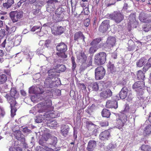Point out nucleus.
<instances>
[{
    "mask_svg": "<svg viewBox=\"0 0 151 151\" xmlns=\"http://www.w3.org/2000/svg\"><path fill=\"white\" fill-rule=\"evenodd\" d=\"M42 88L32 86L29 88V93L30 94H39V99L40 100H44L45 101L44 103V106H46L48 107L51 105V103L50 100L47 99L51 98L52 96V93L50 91H48L42 94L43 92L42 91Z\"/></svg>",
    "mask_w": 151,
    "mask_h": 151,
    "instance_id": "f257e3e1",
    "label": "nucleus"
},
{
    "mask_svg": "<svg viewBox=\"0 0 151 151\" xmlns=\"http://www.w3.org/2000/svg\"><path fill=\"white\" fill-rule=\"evenodd\" d=\"M19 96V94L14 88H12L10 91V95L6 94L5 97L10 104L11 108V116L13 117L15 115V112L17 110L16 106L17 103L15 100Z\"/></svg>",
    "mask_w": 151,
    "mask_h": 151,
    "instance_id": "f03ea898",
    "label": "nucleus"
},
{
    "mask_svg": "<svg viewBox=\"0 0 151 151\" xmlns=\"http://www.w3.org/2000/svg\"><path fill=\"white\" fill-rule=\"evenodd\" d=\"M39 112L42 114L39 115L35 119V122L38 123L42 122L44 120H49L51 118L56 117V116L54 113L51 111L43 113L41 110H40Z\"/></svg>",
    "mask_w": 151,
    "mask_h": 151,
    "instance_id": "7ed1b4c3",
    "label": "nucleus"
},
{
    "mask_svg": "<svg viewBox=\"0 0 151 151\" xmlns=\"http://www.w3.org/2000/svg\"><path fill=\"white\" fill-rule=\"evenodd\" d=\"M108 17L110 19L117 24L120 23L124 19L123 13L119 10L114 11L112 13L109 14Z\"/></svg>",
    "mask_w": 151,
    "mask_h": 151,
    "instance_id": "20e7f679",
    "label": "nucleus"
},
{
    "mask_svg": "<svg viewBox=\"0 0 151 151\" xmlns=\"http://www.w3.org/2000/svg\"><path fill=\"white\" fill-rule=\"evenodd\" d=\"M116 42V39L114 37L109 36L107 38L106 43H101L99 44L100 47H101L103 46L105 50H110L115 45Z\"/></svg>",
    "mask_w": 151,
    "mask_h": 151,
    "instance_id": "39448f33",
    "label": "nucleus"
},
{
    "mask_svg": "<svg viewBox=\"0 0 151 151\" xmlns=\"http://www.w3.org/2000/svg\"><path fill=\"white\" fill-rule=\"evenodd\" d=\"M106 54L105 52H100L94 56V62L98 65L104 64L106 60Z\"/></svg>",
    "mask_w": 151,
    "mask_h": 151,
    "instance_id": "423d86ee",
    "label": "nucleus"
},
{
    "mask_svg": "<svg viewBox=\"0 0 151 151\" xmlns=\"http://www.w3.org/2000/svg\"><path fill=\"white\" fill-rule=\"evenodd\" d=\"M9 16L13 23L20 20L23 17V12L21 11H12L9 14Z\"/></svg>",
    "mask_w": 151,
    "mask_h": 151,
    "instance_id": "0eeeda50",
    "label": "nucleus"
},
{
    "mask_svg": "<svg viewBox=\"0 0 151 151\" xmlns=\"http://www.w3.org/2000/svg\"><path fill=\"white\" fill-rule=\"evenodd\" d=\"M105 73V70L103 66L97 67L95 70V79L96 80L102 79L104 76Z\"/></svg>",
    "mask_w": 151,
    "mask_h": 151,
    "instance_id": "6e6552de",
    "label": "nucleus"
},
{
    "mask_svg": "<svg viewBox=\"0 0 151 151\" xmlns=\"http://www.w3.org/2000/svg\"><path fill=\"white\" fill-rule=\"evenodd\" d=\"M110 21L109 19L105 20L103 21L99 27V31L102 33L106 32L110 27Z\"/></svg>",
    "mask_w": 151,
    "mask_h": 151,
    "instance_id": "1a4fd4ad",
    "label": "nucleus"
},
{
    "mask_svg": "<svg viewBox=\"0 0 151 151\" xmlns=\"http://www.w3.org/2000/svg\"><path fill=\"white\" fill-rule=\"evenodd\" d=\"M127 120L126 114H122L119 120L118 121V125L117 126L118 128L119 129H121L126 124V122Z\"/></svg>",
    "mask_w": 151,
    "mask_h": 151,
    "instance_id": "9d476101",
    "label": "nucleus"
},
{
    "mask_svg": "<svg viewBox=\"0 0 151 151\" xmlns=\"http://www.w3.org/2000/svg\"><path fill=\"white\" fill-rule=\"evenodd\" d=\"M52 34L55 35H59L62 34L65 31V29L62 26L54 25L51 28Z\"/></svg>",
    "mask_w": 151,
    "mask_h": 151,
    "instance_id": "9b49d317",
    "label": "nucleus"
},
{
    "mask_svg": "<svg viewBox=\"0 0 151 151\" xmlns=\"http://www.w3.org/2000/svg\"><path fill=\"white\" fill-rule=\"evenodd\" d=\"M129 22L128 24L132 28H136L138 25V23L136 19V15L134 14L130 15L128 19Z\"/></svg>",
    "mask_w": 151,
    "mask_h": 151,
    "instance_id": "f8f14e48",
    "label": "nucleus"
},
{
    "mask_svg": "<svg viewBox=\"0 0 151 151\" xmlns=\"http://www.w3.org/2000/svg\"><path fill=\"white\" fill-rule=\"evenodd\" d=\"M112 93L110 89H107L102 91L100 93V97L101 99L105 100L111 96Z\"/></svg>",
    "mask_w": 151,
    "mask_h": 151,
    "instance_id": "ddd939ff",
    "label": "nucleus"
},
{
    "mask_svg": "<svg viewBox=\"0 0 151 151\" xmlns=\"http://www.w3.org/2000/svg\"><path fill=\"white\" fill-rule=\"evenodd\" d=\"M52 78L50 77L47 78L44 81V86L45 87L52 88L56 84V82L52 80Z\"/></svg>",
    "mask_w": 151,
    "mask_h": 151,
    "instance_id": "4468645a",
    "label": "nucleus"
},
{
    "mask_svg": "<svg viewBox=\"0 0 151 151\" xmlns=\"http://www.w3.org/2000/svg\"><path fill=\"white\" fill-rule=\"evenodd\" d=\"M85 37L81 31H79L75 34L74 36V40L77 42H85Z\"/></svg>",
    "mask_w": 151,
    "mask_h": 151,
    "instance_id": "2eb2a0df",
    "label": "nucleus"
},
{
    "mask_svg": "<svg viewBox=\"0 0 151 151\" xmlns=\"http://www.w3.org/2000/svg\"><path fill=\"white\" fill-rule=\"evenodd\" d=\"M110 136V130H106L101 132L100 134L99 139L101 140H107Z\"/></svg>",
    "mask_w": 151,
    "mask_h": 151,
    "instance_id": "dca6fc26",
    "label": "nucleus"
},
{
    "mask_svg": "<svg viewBox=\"0 0 151 151\" xmlns=\"http://www.w3.org/2000/svg\"><path fill=\"white\" fill-rule=\"evenodd\" d=\"M77 58L81 63V66L83 65L84 63L86 61L87 56L83 52L81 51L78 55Z\"/></svg>",
    "mask_w": 151,
    "mask_h": 151,
    "instance_id": "f3484780",
    "label": "nucleus"
},
{
    "mask_svg": "<svg viewBox=\"0 0 151 151\" xmlns=\"http://www.w3.org/2000/svg\"><path fill=\"white\" fill-rule=\"evenodd\" d=\"M70 130L69 126L67 124H62L60 127V133L63 136L66 137Z\"/></svg>",
    "mask_w": 151,
    "mask_h": 151,
    "instance_id": "a211bd4d",
    "label": "nucleus"
},
{
    "mask_svg": "<svg viewBox=\"0 0 151 151\" xmlns=\"http://www.w3.org/2000/svg\"><path fill=\"white\" fill-rule=\"evenodd\" d=\"M106 106L108 108L116 109L118 107L117 101L115 100H108L106 101Z\"/></svg>",
    "mask_w": 151,
    "mask_h": 151,
    "instance_id": "6ab92c4d",
    "label": "nucleus"
},
{
    "mask_svg": "<svg viewBox=\"0 0 151 151\" xmlns=\"http://www.w3.org/2000/svg\"><path fill=\"white\" fill-rule=\"evenodd\" d=\"M151 16L150 14L145 13L144 12H141L139 14V19L142 22H146L148 21L147 19Z\"/></svg>",
    "mask_w": 151,
    "mask_h": 151,
    "instance_id": "aec40b11",
    "label": "nucleus"
},
{
    "mask_svg": "<svg viewBox=\"0 0 151 151\" xmlns=\"http://www.w3.org/2000/svg\"><path fill=\"white\" fill-rule=\"evenodd\" d=\"M15 136L16 139L17 140L20 141L23 143L24 145L26 147L27 144L25 142V139L24 137V135L22 134L21 131H17L15 134Z\"/></svg>",
    "mask_w": 151,
    "mask_h": 151,
    "instance_id": "412c9836",
    "label": "nucleus"
},
{
    "mask_svg": "<svg viewBox=\"0 0 151 151\" xmlns=\"http://www.w3.org/2000/svg\"><path fill=\"white\" fill-rule=\"evenodd\" d=\"M57 50L60 52H65L67 50V45L63 42L58 44L56 46Z\"/></svg>",
    "mask_w": 151,
    "mask_h": 151,
    "instance_id": "4be33fe9",
    "label": "nucleus"
},
{
    "mask_svg": "<svg viewBox=\"0 0 151 151\" xmlns=\"http://www.w3.org/2000/svg\"><path fill=\"white\" fill-rule=\"evenodd\" d=\"M128 90L126 86H124L119 93V95L121 99H124L127 96Z\"/></svg>",
    "mask_w": 151,
    "mask_h": 151,
    "instance_id": "5701e85b",
    "label": "nucleus"
},
{
    "mask_svg": "<svg viewBox=\"0 0 151 151\" xmlns=\"http://www.w3.org/2000/svg\"><path fill=\"white\" fill-rule=\"evenodd\" d=\"M145 86L144 82L143 81H138L135 82L133 85L132 87L134 89L136 88L138 89H142Z\"/></svg>",
    "mask_w": 151,
    "mask_h": 151,
    "instance_id": "b1692460",
    "label": "nucleus"
},
{
    "mask_svg": "<svg viewBox=\"0 0 151 151\" xmlns=\"http://www.w3.org/2000/svg\"><path fill=\"white\" fill-rule=\"evenodd\" d=\"M96 142L94 140H90L88 142L87 147L86 148L88 151H93L96 147Z\"/></svg>",
    "mask_w": 151,
    "mask_h": 151,
    "instance_id": "393cba45",
    "label": "nucleus"
},
{
    "mask_svg": "<svg viewBox=\"0 0 151 151\" xmlns=\"http://www.w3.org/2000/svg\"><path fill=\"white\" fill-rule=\"evenodd\" d=\"M89 59V61L88 63H87L86 62L85 63H84L83 65L80 66V70L81 71L84 70L88 67L92 65L93 61L92 57L90 56Z\"/></svg>",
    "mask_w": 151,
    "mask_h": 151,
    "instance_id": "a878e982",
    "label": "nucleus"
},
{
    "mask_svg": "<svg viewBox=\"0 0 151 151\" xmlns=\"http://www.w3.org/2000/svg\"><path fill=\"white\" fill-rule=\"evenodd\" d=\"M40 7L39 5L33 4L32 7V13L34 15H37L40 12Z\"/></svg>",
    "mask_w": 151,
    "mask_h": 151,
    "instance_id": "bb28decb",
    "label": "nucleus"
},
{
    "mask_svg": "<svg viewBox=\"0 0 151 151\" xmlns=\"http://www.w3.org/2000/svg\"><path fill=\"white\" fill-rule=\"evenodd\" d=\"M109 64L108 66V71L110 73H115L116 72V68L115 67L114 64L112 63L111 61H109Z\"/></svg>",
    "mask_w": 151,
    "mask_h": 151,
    "instance_id": "cd10ccee",
    "label": "nucleus"
},
{
    "mask_svg": "<svg viewBox=\"0 0 151 151\" xmlns=\"http://www.w3.org/2000/svg\"><path fill=\"white\" fill-rule=\"evenodd\" d=\"M58 141L57 137L55 136L51 137L50 139H48V144L55 146Z\"/></svg>",
    "mask_w": 151,
    "mask_h": 151,
    "instance_id": "c85d7f7f",
    "label": "nucleus"
},
{
    "mask_svg": "<svg viewBox=\"0 0 151 151\" xmlns=\"http://www.w3.org/2000/svg\"><path fill=\"white\" fill-rule=\"evenodd\" d=\"M48 74L49 76H51L52 78L54 77L55 76H58L59 73L57 71V70L55 69H51L48 71Z\"/></svg>",
    "mask_w": 151,
    "mask_h": 151,
    "instance_id": "c756f323",
    "label": "nucleus"
},
{
    "mask_svg": "<svg viewBox=\"0 0 151 151\" xmlns=\"http://www.w3.org/2000/svg\"><path fill=\"white\" fill-rule=\"evenodd\" d=\"M151 67V57L148 60L147 63L144 65L143 68V71L146 72Z\"/></svg>",
    "mask_w": 151,
    "mask_h": 151,
    "instance_id": "7c9ffc66",
    "label": "nucleus"
},
{
    "mask_svg": "<svg viewBox=\"0 0 151 151\" xmlns=\"http://www.w3.org/2000/svg\"><path fill=\"white\" fill-rule=\"evenodd\" d=\"M55 67L57 70L61 72L64 71L66 69L65 65L62 64H57Z\"/></svg>",
    "mask_w": 151,
    "mask_h": 151,
    "instance_id": "2f4dec72",
    "label": "nucleus"
},
{
    "mask_svg": "<svg viewBox=\"0 0 151 151\" xmlns=\"http://www.w3.org/2000/svg\"><path fill=\"white\" fill-rule=\"evenodd\" d=\"M51 118L49 120H47L48 121L47 126H48L50 127V128H55L57 127L58 123L57 122L55 121H52L50 120L52 119Z\"/></svg>",
    "mask_w": 151,
    "mask_h": 151,
    "instance_id": "473e14b6",
    "label": "nucleus"
},
{
    "mask_svg": "<svg viewBox=\"0 0 151 151\" xmlns=\"http://www.w3.org/2000/svg\"><path fill=\"white\" fill-rule=\"evenodd\" d=\"M146 61V59L143 57H142L139 59L137 63V66L138 67H142L145 64Z\"/></svg>",
    "mask_w": 151,
    "mask_h": 151,
    "instance_id": "72a5a7b5",
    "label": "nucleus"
},
{
    "mask_svg": "<svg viewBox=\"0 0 151 151\" xmlns=\"http://www.w3.org/2000/svg\"><path fill=\"white\" fill-rule=\"evenodd\" d=\"M128 48L129 51L133 50L135 47V45L134 42L132 40H130L128 41Z\"/></svg>",
    "mask_w": 151,
    "mask_h": 151,
    "instance_id": "f704fd0d",
    "label": "nucleus"
},
{
    "mask_svg": "<svg viewBox=\"0 0 151 151\" xmlns=\"http://www.w3.org/2000/svg\"><path fill=\"white\" fill-rule=\"evenodd\" d=\"M101 113L103 117L109 118L111 115L109 111L106 109H103Z\"/></svg>",
    "mask_w": 151,
    "mask_h": 151,
    "instance_id": "c9c22d12",
    "label": "nucleus"
},
{
    "mask_svg": "<svg viewBox=\"0 0 151 151\" xmlns=\"http://www.w3.org/2000/svg\"><path fill=\"white\" fill-rule=\"evenodd\" d=\"M116 146L115 144L111 143L109 144L106 148L107 151H113L116 148Z\"/></svg>",
    "mask_w": 151,
    "mask_h": 151,
    "instance_id": "e433bc0d",
    "label": "nucleus"
},
{
    "mask_svg": "<svg viewBox=\"0 0 151 151\" xmlns=\"http://www.w3.org/2000/svg\"><path fill=\"white\" fill-rule=\"evenodd\" d=\"M102 40V38L100 37L95 38L93 39L90 43V45H91L96 46V45L99 44Z\"/></svg>",
    "mask_w": 151,
    "mask_h": 151,
    "instance_id": "4c0bfd02",
    "label": "nucleus"
},
{
    "mask_svg": "<svg viewBox=\"0 0 151 151\" xmlns=\"http://www.w3.org/2000/svg\"><path fill=\"white\" fill-rule=\"evenodd\" d=\"M145 78L144 73L141 70H139L138 71L137 74V78L139 80H142V81H144Z\"/></svg>",
    "mask_w": 151,
    "mask_h": 151,
    "instance_id": "58836bf2",
    "label": "nucleus"
},
{
    "mask_svg": "<svg viewBox=\"0 0 151 151\" xmlns=\"http://www.w3.org/2000/svg\"><path fill=\"white\" fill-rule=\"evenodd\" d=\"M7 80V77L5 74L0 75V84L4 83Z\"/></svg>",
    "mask_w": 151,
    "mask_h": 151,
    "instance_id": "ea45409f",
    "label": "nucleus"
},
{
    "mask_svg": "<svg viewBox=\"0 0 151 151\" xmlns=\"http://www.w3.org/2000/svg\"><path fill=\"white\" fill-rule=\"evenodd\" d=\"M140 148L141 150L143 151H151V147L148 145H143Z\"/></svg>",
    "mask_w": 151,
    "mask_h": 151,
    "instance_id": "a19ab883",
    "label": "nucleus"
},
{
    "mask_svg": "<svg viewBox=\"0 0 151 151\" xmlns=\"http://www.w3.org/2000/svg\"><path fill=\"white\" fill-rule=\"evenodd\" d=\"M58 1L57 0H48L46 1L47 5L48 6H51L52 7L55 4L58 3Z\"/></svg>",
    "mask_w": 151,
    "mask_h": 151,
    "instance_id": "79ce46f5",
    "label": "nucleus"
},
{
    "mask_svg": "<svg viewBox=\"0 0 151 151\" xmlns=\"http://www.w3.org/2000/svg\"><path fill=\"white\" fill-rule=\"evenodd\" d=\"M65 11V9L62 7L58 8L55 11V14L63 15V12Z\"/></svg>",
    "mask_w": 151,
    "mask_h": 151,
    "instance_id": "37998d69",
    "label": "nucleus"
},
{
    "mask_svg": "<svg viewBox=\"0 0 151 151\" xmlns=\"http://www.w3.org/2000/svg\"><path fill=\"white\" fill-rule=\"evenodd\" d=\"M89 49V53L91 54H93L97 50L98 48L96 46L91 45Z\"/></svg>",
    "mask_w": 151,
    "mask_h": 151,
    "instance_id": "c03bdc74",
    "label": "nucleus"
},
{
    "mask_svg": "<svg viewBox=\"0 0 151 151\" xmlns=\"http://www.w3.org/2000/svg\"><path fill=\"white\" fill-rule=\"evenodd\" d=\"M22 131L26 135H27L32 132L31 130L28 127L23 128Z\"/></svg>",
    "mask_w": 151,
    "mask_h": 151,
    "instance_id": "a18cd8bd",
    "label": "nucleus"
},
{
    "mask_svg": "<svg viewBox=\"0 0 151 151\" xmlns=\"http://www.w3.org/2000/svg\"><path fill=\"white\" fill-rule=\"evenodd\" d=\"M90 86L92 88V90L95 91H97L99 88L98 84L96 83H92L91 84Z\"/></svg>",
    "mask_w": 151,
    "mask_h": 151,
    "instance_id": "49530a36",
    "label": "nucleus"
},
{
    "mask_svg": "<svg viewBox=\"0 0 151 151\" xmlns=\"http://www.w3.org/2000/svg\"><path fill=\"white\" fill-rule=\"evenodd\" d=\"M55 20L56 22H59L63 20V15L55 14Z\"/></svg>",
    "mask_w": 151,
    "mask_h": 151,
    "instance_id": "de8ad7c7",
    "label": "nucleus"
},
{
    "mask_svg": "<svg viewBox=\"0 0 151 151\" xmlns=\"http://www.w3.org/2000/svg\"><path fill=\"white\" fill-rule=\"evenodd\" d=\"M145 131L147 134H151V125H147L145 128Z\"/></svg>",
    "mask_w": 151,
    "mask_h": 151,
    "instance_id": "09e8293b",
    "label": "nucleus"
},
{
    "mask_svg": "<svg viewBox=\"0 0 151 151\" xmlns=\"http://www.w3.org/2000/svg\"><path fill=\"white\" fill-rule=\"evenodd\" d=\"M86 123L88 129H90L91 126H92L93 128H96V125L94 124L91 122L90 121L86 122Z\"/></svg>",
    "mask_w": 151,
    "mask_h": 151,
    "instance_id": "8fccbe9b",
    "label": "nucleus"
},
{
    "mask_svg": "<svg viewBox=\"0 0 151 151\" xmlns=\"http://www.w3.org/2000/svg\"><path fill=\"white\" fill-rule=\"evenodd\" d=\"M50 135L49 133H47L43 135L42 137L43 139L47 142V143L48 142V139L50 138Z\"/></svg>",
    "mask_w": 151,
    "mask_h": 151,
    "instance_id": "3c124183",
    "label": "nucleus"
},
{
    "mask_svg": "<svg viewBox=\"0 0 151 151\" xmlns=\"http://www.w3.org/2000/svg\"><path fill=\"white\" fill-rule=\"evenodd\" d=\"M46 141L43 139L42 138H41L39 141V144L45 147L47 145V142H46Z\"/></svg>",
    "mask_w": 151,
    "mask_h": 151,
    "instance_id": "603ef678",
    "label": "nucleus"
},
{
    "mask_svg": "<svg viewBox=\"0 0 151 151\" xmlns=\"http://www.w3.org/2000/svg\"><path fill=\"white\" fill-rule=\"evenodd\" d=\"M57 55L59 57L62 58H65L67 57V55L65 54V52H60L57 53Z\"/></svg>",
    "mask_w": 151,
    "mask_h": 151,
    "instance_id": "864d4df0",
    "label": "nucleus"
},
{
    "mask_svg": "<svg viewBox=\"0 0 151 151\" xmlns=\"http://www.w3.org/2000/svg\"><path fill=\"white\" fill-rule=\"evenodd\" d=\"M60 150V147H57L54 149H52L50 148H46V151H59Z\"/></svg>",
    "mask_w": 151,
    "mask_h": 151,
    "instance_id": "5fc2aeb1",
    "label": "nucleus"
},
{
    "mask_svg": "<svg viewBox=\"0 0 151 151\" xmlns=\"http://www.w3.org/2000/svg\"><path fill=\"white\" fill-rule=\"evenodd\" d=\"M41 28L40 27L38 26H34L31 29V30L32 32L36 31V30L38 29L39 31L37 30V32H40L41 30Z\"/></svg>",
    "mask_w": 151,
    "mask_h": 151,
    "instance_id": "6e6d98bb",
    "label": "nucleus"
},
{
    "mask_svg": "<svg viewBox=\"0 0 151 151\" xmlns=\"http://www.w3.org/2000/svg\"><path fill=\"white\" fill-rule=\"evenodd\" d=\"M124 109L123 111L124 113L123 114H125L129 112V107L128 104H125L124 105Z\"/></svg>",
    "mask_w": 151,
    "mask_h": 151,
    "instance_id": "4d7b16f0",
    "label": "nucleus"
},
{
    "mask_svg": "<svg viewBox=\"0 0 151 151\" xmlns=\"http://www.w3.org/2000/svg\"><path fill=\"white\" fill-rule=\"evenodd\" d=\"M100 126L102 127L108 126L109 124L108 122H100L99 123Z\"/></svg>",
    "mask_w": 151,
    "mask_h": 151,
    "instance_id": "13d9d810",
    "label": "nucleus"
},
{
    "mask_svg": "<svg viewBox=\"0 0 151 151\" xmlns=\"http://www.w3.org/2000/svg\"><path fill=\"white\" fill-rule=\"evenodd\" d=\"M143 94V92L142 90H140L139 92H137V96L139 99L142 98V95Z\"/></svg>",
    "mask_w": 151,
    "mask_h": 151,
    "instance_id": "bf43d9fd",
    "label": "nucleus"
},
{
    "mask_svg": "<svg viewBox=\"0 0 151 151\" xmlns=\"http://www.w3.org/2000/svg\"><path fill=\"white\" fill-rule=\"evenodd\" d=\"M90 23V20L88 19H86L84 20V25L86 27H88Z\"/></svg>",
    "mask_w": 151,
    "mask_h": 151,
    "instance_id": "052dcab7",
    "label": "nucleus"
},
{
    "mask_svg": "<svg viewBox=\"0 0 151 151\" xmlns=\"http://www.w3.org/2000/svg\"><path fill=\"white\" fill-rule=\"evenodd\" d=\"M83 11L84 14L85 15H88L89 13L88 7H86L84 9H83Z\"/></svg>",
    "mask_w": 151,
    "mask_h": 151,
    "instance_id": "680f3d73",
    "label": "nucleus"
},
{
    "mask_svg": "<svg viewBox=\"0 0 151 151\" xmlns=\"http://www.w3.org/2000/svg\"><path fill=\"white\" fill-rule=\"evenodd\" d=\"M94 106V105L92 104L91 107L89 108L86 111L89 114H90L93 111V107Z\"/></svg>",
    "mask_w": 151,
    "mask_h": 151,
    "instance_id": "e2e57ef3",
    "label": "nucleus"
},
{
    "mask_svg": "<svg viewBox=\"0 0 151 151\" xmlns=\"http://www.w3.org/2000/svg\"><path fill=\"white\" fill-rule=\"evenodd\" d=\"M51 41L50 40H47L45 41V45L46 47H48L49 45L51 44Z\"/></svg>",
    "mask_w": 151,
    "mask_h": 151,
    "instance_id": "0e129e2a",
    "label": "nucleus"
},
{
    "mask_svg": "<svg viewBox=\"0 0 151 151\" xmlns=\"http://www.w3.org/2000/svg\"><path fill=\"white\" fill-rule=\"evenodd\" d=\"M35 151H45L44 148L42 147L37 146L35 149Z\"/></svg>",
    "mask_w": 151,
    "mask_h": 151,
    "instance_id": "69168bd1",
    "label": "nucleus"
},
{
    "mask_svg": "<svg viewBox=\"0 0 151 151\" xmlns=\"http://www.w3.org/2000/svg\"><path fill=\"white\" fill-rule=\"evenodd\" d=\"M12 5H10V4H9L7 2V3H5L3 4V6L4 7L8 9Z\"/></svg>",
    "mask_w": 151,
    "mask_h": 151,
    "instance_id": "338daca9",
    "label": "nucleus"
},
{
    "mask_svg": "<svg viewBox=\"0 0 151 151\" xmlns=\"http://www.w3.org/2000/svg\"><path fill=\"white\" fill-rule=\"evenodd\" d=\"M133 97L131 93H130L127 96V100L129 101H131Z\"/></svg>",
    "mask_w": 151,
    "mask_h": 151,
    "instance_id": "774afa93",
    "label": "nucleus"
}]
</instances>
